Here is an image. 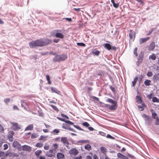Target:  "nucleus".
Listing matches in <instances>:
<instances>
[{
	"label": "nucleus",
	"mask_w": 159,
	"mask_h": 159,
	"mask_svg": "<svg viewBox=\"0 0 159 159\" xmlns=\"http://www.w3.org/2000/svg\"><path fill=\"white\" fill-rule=\"evenodd\" d=\"M34 128L33 125V124H30L25 129V131L27 130H32Z\"/></svg>",
	"instance_id": "4468645a"
},
{
	"label": "nucleus",
	"mask_w": 159,
	"mask_h": 159,
	"mask_svg": "<svg viewBox=\"0 0 159 159\" xmlns=\"http://www.w3.org/2000/svg\"><path fill=\"white\" fill-rule=\"evenodd\" d=\"M20 144L19 143L16 141H14L13 143V146L14 147H18L19 146Z\"/></svg>",
	"instance_id": "bb28decb"
},
{
	"label": "nucleus",
	"mask_w": 159,
	"mask_h": 159,
	"mask_svg": "<svg viewBox=\"0 0 159 159\" xmlns=\"http://www.w3.org/2000/svg\"><path fill=\"white\" fill-rule=\"evenodd\" d=\"M52 40L47 39H41L29 43L30 48H33L37 46L42 47L50 44Z\"/></svg>",
	"instance_id": "f257e3e1"
},
{
	"label": "nucleus",
	"mask_w": 159,
	"mask_h": 159,
	"mask_svg": "<svg viewBox=\"0 0 159 159\" xmlns=\"http://www.w3.org/2000/svg\"><path fill=\"white\" fill-rule=\"evenodd\" d=\"M54 150L53 149H50L46 153V155L47 156L49 157H52L54 156V153L53 151Z\"/></svg>",
	"instance_id": "39448f33"
},
{
	"label": "nucleus",
	"mask_w": 159,
	"mask_h": 159,
	"mask_svg": "<svg viewBox=\"0 0 159 159\" xmlns=\"http://www.w3.org/2000/svg\"><path fill=\"white\" fill-rule=\"evenodd\" d=\"M82 157L81 156H80L79 157H75L74 159H82Z\"/></svg>",
	"instance_id": "774afa93"
},
{
	"label": "nucleus",
	"mask_w": 159,
	"mask_h": 159,
	"mask_svg": "<svg viewBox=\"0 0 159 159\" xmlns=\"http://www.w3.org/2000/svg\"><path fill=\"white\" fill-rule=\"evenodd\" d=\"M85 148L88 150H90L91 148V146L89 144H87L85 146Z\"/></svg>",
	"instance_id": "7c9ffc66"
},
{
	"label": "nucleus",
	"mask_w": 159,
	"mask_h": 159,
	"mask_svg": "<svg viewBox=\"0 0 159 159\" xmlns=\"http://www.w3.org/2000/svg\"><path fill=\"white\" fill-rule=\"evenodd\" d=\"M51 90L53 92L55 93H58V92H59L57 89L54 88H52Z\"/></svg>",
	"instance_id": "72a5a7b5"
},
{
	"label": "nucleus",
	"mask_w": 159,
	"mask_h": 159,
	"mask_svg": "<svg viewBox=\"0 0 159 159\" xmlns=\"http://www.w3.org/2000/svg\"><path fill=\"white\" fill-rule=\"evenodd\" d=\"M137 80H138V77H136L135 78L134 80L132 81V85L133 86H134L136 84V82L137 81Z\"/></svg>",
	"instance_id": "a878e982"
},
{
	"label": "nucleus",
	"mask_w": 159,
	"mask_h": 159,
	"mask_svg": "<svg viewBox=\"0 0 159 159\" xmlns=\"http://www.w3.org/2000/svg\"><path fill=\"white\" fill-rule=\"evenodd\" d=\"M42 152V151L40 150H37L35 152V154L37 156H38Z\"/></svg>",
	"instance_id": "a19ab883"
},
{
	"label": "nucleus",
	"mask_w": 159,
	"mask_h": 159,
	"mask_svg": "<svg viewBox=\"0 0 159 159\" xmlns=\"http://www.w3.org/2000/svg\"><path fill=\"white\" fill-rule=\"evenodd\" d=\"M77 44L79 46L85 47L86 46L85 44L83 43H77Z\"/></svg>",
	"instance_id": "58836bf2"
},
{
	"label": "nucleus",
	"mask_w": 159,
	"mask_h": 159,
	"mask_svg": "<svg viewBox=\"0 0 159 159\" xmlns=\"http://www.w3.org/2000/svg\"><path fill=\"white\" fill-rule=\"evenodd\" d=\"M149 37H147L146 38H141L139 39V43L140 44H142L147 41L149 39Z\"/></svg>",
	"instance_id": "dca6fc26"
},
{
	"label": "nucleus",
	"mask_w": 159,
	"mask_h": 159,
	"mask_svg": "<svg viewBox=\"0 0 159 159\" xmlns=\"http://www.w3.org/2000/svg\"><path fill=\"white\" fill-rule=\"evenodd\" d=\"M89 140H80L78 142V143H89Z\"/></svg>",
	"instance_id": "c85d7f7f"
},
{
	"label": "nucleus",
	"mask_w": 159,
	"mask_h": 159,
	"mask_svg": "<svg viewBox=\"0 0 159 159\" xmlns=\"http://www.w3.org/2000/svg\"><path fill=\"white\" fill-rule=\"evenodd\" d=\"M65 123H66L67 124H69L73 125L74 124V123L73 122H72L70 120H66V121H65Z\"/></svg>",
	"instance_id": "49530a36"
},
{
	"label": "nucleus",
	"mask_w": 159,
	"mask_h": 159,
	"mask_svg": "<svg viewBox=\"0 0 159 159\" xmlns=\"http://www.w3.org/2000/svg\"><path fill=\"white\" fill-rule=\"evenodd\" d=\"M69 152L70 155L76 156L78 154L79 152L75 148H73L69 151Z\"/></svg>",
	"instance_id": "20e7f679"
},
{
	"label": "nucleus",
	"mask_w": 159,
	"mask_h": 159,
	"mask_svg": "<svg viewBox=\"0 0 159 159\" xmlns=\"http://www.w3.org/2000/svg\"><path fill=\"white\" fill-rule=\"evenodd\" d=\"M4 153V152L2 151H0V157L2 156Z\"/></svg>",
	"instance_id": "0e129e2a"
},
{
	"label": "nucleus",
	"mask_w": 159,
	"mask_h": 159,
	"mask_svg": "<svg viewBox=\"0 0 159 159\" xmlns=\"http://www.w3.org/2000/svg\"><path fill=\"white\" fill-rule=\"evenodd\" d=\"M150 82L151 81L150 80H146L144 82V83L146 85L149 86L150 84Z\"/></svg>",
	"instance_id": "b1692460"
},
{
	"label": "nucleus",
	"mask_w": 159,
	"mask_h": 159,
	"mask_svg": "<svg viewBox=\"0 0 159 159\" xmlns=\"http://www.w3.org/2000/svg\"><path fill=\"white\" fill-rule=\"evenodd\" d=\"M59 41V39H53V42L56 43H58Z\"/></svg>",
	"instance_id": "e2e57ef3"
},
{
	"label": "nucleus",
	"mask_w": 159,
	"mask_h": 159,
	"mask_svg": "<svg viewBox=\"0 0 159 159\" xmlns=\"http://www.w3.org/2000/svg\"><path fill=\"white\" fill-rule=\"evenodd\" d=\"M107 138L112 139H115L114 137H112V136H111V135H110L109 134H108L107 135Z\"/></svg>",
	"instance_id": "603ef678"
},
{
	"label": "nucleus",
	"mask_w": 159,
	"mask_h": 159,
	"mask_svg": "<svg viewBox=\"0 0 159 159\" xmlns=\"http://www.w3.org/2000/svg\"><path fill=\"white\" fill-rule=\"evenodd\" d=\"M46 79L48 81V84H51V82L50 81V78L48 75H47L46 77Z\"/></svg>",
	"instance_id": "e433bc0d"
},
{
	"label": "nucleus",
	"mask_w": 159,
	"mask_h": 159,
	"mask_svg": "<svg viewBox=\"0 0 159 159\" xmlns=\"http://www.w3.org/2000/svg\"><path fill=\"white\" fill-rule=\"evenodd\" d=\"M59 130L58 129H55L53 130V133H56L57 134L59 133Z\"/></svg>",
	"instance_id": "3c124183"
},
{
	"label": "nucleus",
	"mask_w": 159,
	"mask_h": 159,
	"mask_svg": "<svg viewBox=\"0 0 159 159\" xmlns=\"http://www.w3.org/2000/svg\"><path fill=\"white\" fill-rule=\"evenodd\" d=\"M53 61L54 62H57L58 61H60L59 59V57L58 55L56 56L53 59Z\"/></svg>",
	"instance_id": "6ab92c4d"
},
{
	"label": "nucleus",
	"mask_w": 159,
	"mask_h": 159,
	"mask_svg": "<svg viewBox=\"0 0 159 159\" xmlns=\"http://www.w3.org/2000/svg\"><path fill=\"white\" fill-rule=\"evenodd\" d=\"M22 150L24 151H30L31 150V148L29 146L24 145L22 147Z\"/></svg>",
	"instance_id": "1a4fd4ad"
},
{
	"label": "nucleus",
	"mask_w": 159,
	"mask_h": 159,
	"mask_svg": "<svg viewBox=\"0 0 159 159\" xmlns=\"http://www.w3.org/2000/svg\"><path fill=\"white\" fill-rule=\"evenodd\" d=\"M147 75L148 77H151L152 75V71H149L147 73Z\"/></svg>",
	"instance_id": "de8ad7c7"
},
{
	"label": "nucleus",
	"mask_w": 159,
	"mask_h": 159,
	"mask_svg": "<svg viewBox=\"0 0 159 159\" xmlns=\"http://www.w3.org/2000/svg\"><path fill=\"white\" fill-rule=\"evenodd\" d=\"M62 128L63 129H68V125L66 124H63L62 125Z\"/></svg>",
	"instance_id": "4c0bfd02"
},
{
	"label": "nucleus",
	"mask_w": 159,
	"mask_h": 159,
	"mask_svg": "<svg viewBox=\"0 0 159 159\" xmlns=\"http://www.w3.org/2000/svg\"><path fill=\"white\" fill-rule=\"evenodd\" d=\"M73 126L76 129H78L80 130H82V131H84V130L82 129L79 126L76 125H73Z\"/></svg>",
	"instance_id": "f704fd0d"
},
{
	"label": "nucleus",
	"mask_w": 159,
	"mask_h": 159,
	"mask_svg": "<svg viewBox=\"0 0 159 159\" xmlns=\"http://www.w3.org/2000/svg\"><path fill=\"white\" fill-rule=\"evenodd\" d=\"M10 101L9 98H6L4 99V101L6 103H7Z\"/></svg>",
	"instance_id": "13d9d810"
},
{
	"label": "nucleus",
	"mask_w": 159,
	"mask_h": 159,
	"mask_svg": "<svg viewBox=\"0 0 159 159\" xmlns=\"http://www.w3.org/2000/svg\"><path fill=\"white\" fill-rule=\"evenodd\" d=\"M158 74L154 75L153 77V79L154 82H159V76Z\"/></svg>",
	"instance_id": "f8f14e48"
},
{
	"label": "nucleus",
	"mask_w": 159,
	"mask_h": 159,
	"mask_svg": "<svg viewBox=\"0 0 159 159\" xmlns=\"http://www.w3.org/2000/svg\"><path fill=\"white\" fill-rule=\"evenodd\" d=\"M8 139L9 141L10 142H12L13 140V138L12 136H10V135H9L8 136Z\"/></svg>",
	"instance_id": "09e8293b"
},
{
	"label": "nucleus",
	"mask_w": 159,
	"mask_h": 159,
	"mask_svg": "<svg viewBox=\"0 0 159 159\" xmlns=\"http://www.w3.org/2000/svg\"><path fill=\"white\" fill-rule=\"evenodd\" d=\"M61 116L62 117H63L66 118L67 119H69V117L67 115H65V114H61Z\"/></svg>",
	"instance_id": "4d7b16f0"
},
{
	"label": "nucleus",
	"mask_w": 159,
	"mask_h": 159,
	"mask_svg": "<svg viewBox=\"0 0 159 159\" xmlns=\"http://www.w3.org/2000/svg\"><path fill=\"white\" fill-rule=\"evenodd\" d=\"M60 61H62L66 60L67 58V55L65 54H62L59 55Z\"/></svg>",
	"instance_id": "6e6552de"
},
{
	"label": "nucleus",
	"mask_w": 159,
	"mask_h": 159,
	"mask_svg": "<svg viewBox=\"0 0 159 159\" xmlns=\"http://www.w3.org/2000/svg\"><path fill=\"white\" fill-rule=\"evenodd\" d=\"M113 104L112 105H108L107 107H109V109L111 110H115L116 107V103Z\"/></svg>",
	"instance_id": "ddd939ff"
},
{
	"label": "nucleus",
	"mask_w": 159,
	"mask_h": 159,
	"mask_svg": "<svg viewBox=\"0 0 159 159\" xmlns=\"http://www.w3.org/2000/svg\"><path fill=\"white\" fill-rule=\"evenodd\" d=\"M156 58V55L154 54H152V55H150L149 57V59L152 60H155Z\"/></svg>",
	"instance_id": "aec40b11"
},
{
	"label": "nucleus",
	"mask_w": 159,
	"mask_h": 159,
	"mask_svg": "<svg viewBox=\"0 0 159 159\" xmlns=\"http://www.w3.org/2000/svg\"><path fill=\"white\" fill-rule=\"evenodd\" d=\"M156 119V121L155 122V124L156 125H159V118L158 116L156 117V118L155 119Z\"/></svg>",
	"instance_id": "473e14b6"
},
{
	"label": "nucleus",
	"mask_w": 159,
	"mask_h": 159,
	"mask_svg": "<svg viewBox=\"0 0 159 159\" xmlns=\"http://www.w3.org/2000/svg\"><path fill=\"white\" fill-rule=\"evenodd\" d=\"M47 138V136H41L39 139L40 140L45 141L46 140V139Z\"/></svg>",
	"instance_id": "c756f323"
},
{
	"label": "nucleus",
	"mask_w": 159,
	"mask_h": 159,
	"mask_svg": "<svg viewBox=\"0 0 159 159\" xmlns=\"http://www.w3.org/2000/svg\"><path fill=\"white\" fill-rule=\"evenodd\" d=\"M136 101L139 103H141L142 102V100L140 97L139 96H136Z\"/></svg>",
	"instance_id": "412c9836"
},
{
	"label": "nucleus",
	"mask_w": 159,
	"mask_h": 159,
	"mask_svg": "<svg viewBox=\"0 0 159 159\" xmlns=\"http://www.w3.org/2000/svg\"><path fill=\"white\" fill-rule=\"evenodd\" d=\"M55 36L60 39H62L64 38V35L60 33H57L55 34Z\"/></svg>",
	"instance_id": "a211bd4d"
},
{
	"label": "nucleus",
	"mask_w": 159,
	"mask_h": 159,
	"mask_svg": "<svg viewBox=\"0 0 159 159\" xmlns=\"http://www.w3.org/2000/svg\"><path fill=\"white\" fill-rule=\"evenodd\" d=\"M57 118L59 119V120H61L62 121H64V122H65V121H66V120L64 119H62L61 118H60V117H57Z\"/></svg>",
	"instance_id": "bf43d9fd"
},
{
	"label": "nucleus",
	"mask_w": 159,
	"mask_h": 159,
	"mask_svg": "<svg viewBox=\"0 0 159 159\" xmlns=\"http://www.w3.org/2000/svg\"><path fill=\"white\" fill-rule=\"evenodd\" d=\"M57 157L58 159H65L64 155L62 153H57Z\"/></svg>",
	"instance_id": "9d476101"
},
{
	"label": "nucleus",
	"mask_w": 159,
	"mask_h": 159,
	"mask_svg": "<svg viewBox=\"0 0 159 159\" xmlns=\"http://www.w3.org/2000/svg\"><path fill=\"white\" fill-rule=\"evenodd\" d=\"M39 136V135L36 133H33L31 136V138L32 139H35L37 138Z\"/></svg>",
	"instance_id": "393cba45"
},
{
	"label": "nucleus",
	"mask_w": 159,
	"mask_h": 159,
	"mask_svg": "<svg viewBox=\"0 0 159 159\" xmlns=\"http://www.w3.org/2000/svg\"><path fill=\"white\" fill-rule=\"evenodd\" d=\"M107 101L112 104L116 103V102L111 98H108L107 100Z\"/></svg>",
	"instance_id": "4be33fe9"
},
{
	"label": "nucleus",
	"mask_w": 159,
	"mask_h": 159,
	"mask_svg": "<svg viewBox=\"0 0 159 159\" xmlns=\"http://www.w3.org/2000/svg\"><path fill=\"white\" fill-rule=\"evenodd\" d=\"M82 125L86 127H88L89 126V124L86 122H84L82 123Z\"/></svg>",
	"instance_id": "37998d69"
},
{
	"label": "nucleus",
	"mask_w": 159,
	"mask_h": 159,
	"mask_svg": "<svg viewBox=\"0 0 159 159\" xmlns=\"http://www.w3.org/2000/svg\"><path fill=\"white\" fill-rule=\"evenodd\" d=\"M117 156L118 158L121 159H128V158L121 153L118 152L117 154Z\"/></svg>",
	"instance_id": "0eeeda50"
},
{
	"label": "nucleus",
	"mask_w": 159,
	"mask_h": 159,
	"mask_svg": "<svg viewBox=\"0 0 159 159\" xmlns=\"http://www.w3.org/2000/svg\"><path fill=\"white\" fill-rule=\"evenodd\" d=\"M53 147L54 148V151H55V150L57 149L58 148V144L57 143H55L53 144Z\"/></svg>",
	"instance_id": "8fccbe9b"
},
{
	"label": "nucleus",
	"mask_w": 159,
	"mask_h": 159,
	"mask_svg": "<svg viewBox=\"0 0 159 159\" xmlns=\"http://www.w3.org/2000/svg\"><path fill=\"white\" fill-rule=\"evenodd\" d=\"M92 53L96 55H98L99 54L100 52L98 50H94L92 52Z\"/></svg>",
	"instance_id": "2f4dec72"
},
{
	"label": "nucleus",
	"mask_w": 159,
	"mask_h": 159,
	"mask_svg": "<svg viewBox=\"0 0 159 159\" xmlns=\"http://www.w3.org/2000/svg\"><path fill=\"white\" fill-rule=\"evenodd\" d=\"M152 101L153 102H159V99L156 97H154L152 98Z\"/></svg>",
	"instance_id": "5701e85b"
},
{
	"label": "nucleus",
	"mask_w": 159,
	"mask_h": 159,
	"mask_svg": "<svg viewBox=\"0 0 159 159\" xmlns=\"http://www.w3.org/2000/svg\"><path fill=\"white\" fill-rule=\"evenodd\" d=\"M61 142L65 145L67 146L69 144V143L66 137H62L61 138Z\"/></svg>",
	"instance_id": "423d86ee"
},
{
	"label": "nucleus",
	"mask_w": 159,
	"mask_h": 159,
	"mask_svg": "<svg viewBox=\"0 0 159 159\" xmlns=\"http://www.w3.org/2000/svg\"><path fill=\"white\" fill-rule=\"evenodd\" d=\"M11 124L12 125L11 128L14 130H17L20 129V127L17 123L11 122Z\"/></svg>",
	"instance_id": "7ed1b4c3"
},
{
	"label": "nucleus",
	"mask_w": 159,
	"mask_h": 159,
	"mask_svg": "<svg viewBox=\"0 0 159 159\" xmlns=\"http://www.w3.org/2000/svg\"><path fill=\"white\" fill-rule=\"evenodd\" d=\"M50 106L53 108V109L57 111H59V110L57 108V107L53 105H51Z\"/></svg>",
	"instance_id": "c9c22d12"
},
{
	"label": "nucleus",
	"mask_w": 159,
	"mask_h": 159,
	"mask_svg": "<svg viewBox=\"0 0 159 159\" xmlns=\"http://www.w3.org/2000/svg\"><path fill=\"white\" fill-rule=\"evenodd\" d=\"M155 48V45L154 42L152 43L148 47V49L149 50H152L154 49Z\"/></svg>",
	"instance_id": "f3484780"
},
{
	"label": "nucleus",
	"mask_w": 159,
	"mask_h": 159,
	"mask_svg": "<svg viewBox=\"0 0 159 159\" xmlns=\"http://www.w3.org/2000/svg\"><path fill=\"white\" fill-rule=\"evenodd\" d=\"M104 47L105 48L108 50H110L111 49V46L108 43L104 44Z\"/></svg>",
	"instance_id": "2eb2a0df"
},
{
	"label": "nucleus",
	"mask_w": 159,
	"mask_h": 159,
	"mask_svg": "<svg viewBox=\"0 0 159 159\" xmlns=\"http://www.w3.org/2000/svg\"><path fill=\"white\" fill-rule=\"evenodd\" d=\"M130 39L131 40H133L135 37V33L134 31L131 30L129 34Z\"/></svg>",
	"instance_id": "9b49d317"
},
{
	"label": "nucleus",
	"mask_w": 159,
	"mask_h": 159,
	"mask_svg": "<svg viewBox=\"0 0 159 159\" xmlns=\"http://www.w3.org/2000/svg\"><path fill=\"white\" fill-rule=\"evenodd\" d=\"M68 130L74 132H76V131L75 130L71 128L68 127Z\"/></svg>",
	"instance_id": "052dcab7"
},
{
	"label": "nucleus",
	"mask_w": 159,
	"mask_h": 159,
	"mask_svg": "<svg viewBox=\"0 0 159 159\" xmlns=\"http://www.w3.org/2000/svg\"><path fill=\"white\" fill-rule=\"evenodd\" d=\"M36 146L38 147L41 148L43 147V145L41 143H37L36 144Z\"/></svg>",
	"instance_id": "c03bdc74"
},
{
	"label": "nucleus",
	"mask_w": 159,
	"mask_h": 159,
	"mask_svg": "<svg viewBox=\"0 0 159 159\" xmlns=\"http://www.w3.org/2000/svg\"><path fill=\"white\" fill-rule=\"evenodd\" d=\"M99 133L102 136H105V134L102 132H99Z\"/></svg>",
	"instance_id": "680f3d73"
},
{
	"label": "nucleus",
	"mask_w": 159,
	"mask_h": 159,
	"mask_svg": "<svg viewBox=\"0 0 159 159\" xmlns=\"http://www.w3.org/2000/svg\"><path fill=\"white\" fill-rule=\"evenodd\" d=\"M119 4L118 3H114V4H113V5L114 7H115L116 8H117L119 6Z\"/></svg>",
	"instance_id": "864d4df0"
},
{
	"label": "nucleus",
	"mask_w": 159,
	"mask_h": 159,
	"mask_svg": "<svg viewBox=\"0 0 159 159\" xmlns=\"http://www.w3.org/2000/svg\"><path fill=\"white\" fill-rule=\"evenodd\" d=\"M143 106H144V105L143 104L142 106H140V105L138 106V108L140 111H142L144 110V108L143 107Z\"/></svg>",
	"instance_id": "ea45409f"
},
{
	"label": "nucleus",
	"mask_w": 159,
	"mask_h": 159,
	"mask_svg": "<svg viewBox=\"0 0 159 159\" xmlns=\"http://www.w3.org/2000/svg\"><path fill=\"white\" fill-rule=\"evenodd\" d=\"M157 114L156 113H155V112L152 113V117L153 119H155L156 118V117L157 116Z\"/></svg>",
	"instance_id": "a18cd8bd"
},
{
	"label": "nucleus",
	"mask_w": 159,
	"mask_h": 159,
	"mask_svg": "<svg viewBox=\"0 0 159 159\" xmlns=\"http://www.w3.org/2000/svg\"><path fill=\"white\" fill-rule=\"evenodd\" d=\"M3 147H4V150H6L8 148V146L7 144H5L3 145Z\"/></svg>",
	"instance_id": "6e6d98bb"
},
{
	"label": "nucleus",
	"mask_w": 159,
	"mask_h": 159,
	"mask_svg": "<svg viewBox=\"0 0 159 159\" xmlns=\"http://www.w3.org/2000/svg\"><path fill=\"white\" fill-rule=\"evenodd\" d=\"M137 48H135L134 50V54L136 56H138V54L137 53Z\"/></svg>",
	"instance_id": "79ce46f5"
},
{
	"label": "nucleus",
	"mask_w": 159,
	"mask_h": 159,
	"mask_svg": "<svg viewBox=\"0 0 159 159\" xmlns=\"http://www.w3.org/2000/svg\"><path fill=\"white\" fill-rule=\"evenodd\" d=\"M44 149L47 150L49 149V147L48 145L45 144L44 147Z\"/></svg>",
	"instance_id": "5fc2aeb1"
},
{
	"label": "nucleus",
	"mask_w": 159,
	"mask_h": 159,
	"mask_svg": "<svg viewBox=\"0 0 159 159\" xmlns=\"http://www.w3.org/2000/svg\"><path fill=\"white\" fill-rule=\"evenodd\" d=\"M142 116L144 119L146 125H149L151 124L152 119L150 116L144 114Z\"/></svg>",
	"instance_id": "f03ea898"
},
{
	"label": "nucleus",
	"mask_w": 159,
	"mask_h": 159,
	"mask_svg": "<svg viewBox=\"0 0 159 159\" xmlns=\"http://www.w3.org/2000/svg\"><path fill=\"white\" fill-rule=\"evenodd\" d=\"M93 157V159H98L97 156L95 154L94 155Z\"/></svg>",
	"instance_id": "338daca9"
},
{
	"label": "nucleus",
	"mask_w": 159,
	"mask_h": 159,
	"mask_svg": "<svg viewBox=\"0 0 159 159\" xmlns=\"http://www.w3.org/2000/svg\"><path fill=\"white\" fill-rule=\"evenodd\" d=\"M13 109L14 110H19V109L18 107L16 106H14L13 107Z\"/></svg>",
	"instance_id": "69168bd1"
},
{
	"label": "nucleus",
	"mask_w": 159,
	"mask_h": 159,
	"mask_svg": "<svg viewBox=\"0 0 159 159\" xmlns=\"http://www.w3.org/2000/svg\"><path fill=\"white\" fill-rule=\"evenodd\" d=\"M100 150L103 153H105L107 151V149L102 147H100Z\"/></svg>",
	"instance_id": "cd10ccee"
}]
</instances>
